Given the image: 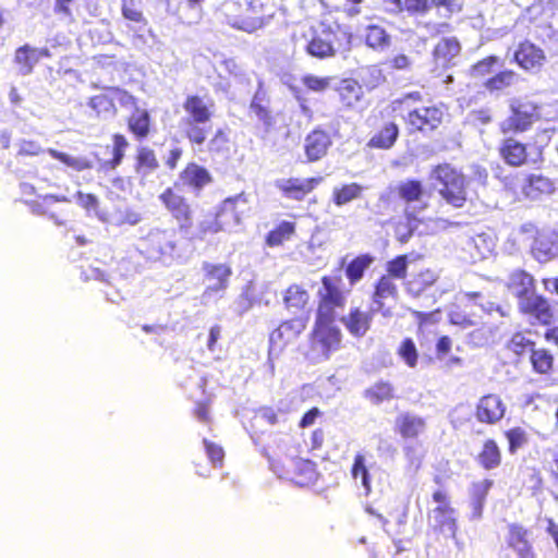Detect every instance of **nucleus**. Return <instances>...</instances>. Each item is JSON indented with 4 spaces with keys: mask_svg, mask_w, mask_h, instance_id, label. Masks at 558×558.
<instances>
[{
    "mask_svg": "<svg viewBox=\"0 0 558 558\" xmlns=\"http://www.w3.org/2000/svg\"><path fill=\"white\" fill-rule=\"evenodd\" d=\"M182 108L185 117L180 121L181 132L193 149L207 151L211 156L229 150L230 138L226 130L219 128L209 137L215 108L211 98L189 94Z\"/></svg>",
    "mask_w": 558,
    "mask_h": 558,
    "instance_id": "1",
    "label": "nucleus"
},
{
    "mask_svg": "<svg viewBox=\"0 0 558 558\" xmlns=\"http://www.w3.org/2000/svg\"><path fill=\"white\" fill-rule=\"evenodd\" d=\"M318 290L316 319L310 335L311 347L327 355L336 350L341 341V332L335 325L339 311L345 307V296L335 278L324 276Z\"/></svg>",
    "mask_w": 558,
    "mask_h": 558,
    "instance_id": "2",
    "label": "nucleus"
},
{
    "mask_svg": "<svg viewBox=\"0 0 558 558\" xmlns=\"http://www.w3.org/2000/svg\"><path fill=\"white\" fill-rule=\"evenodd\" d=\"M141 253L147 258L170 263L180 257L177 231L170 228H155L141 239Z\"/></svg>",
    "mask_w": 558,
    "mask_h": 558,
    "instance_id": "3",
    "label": "nucleus"
},
{
    "mask_svg": "<svg viewBox=\"0 0 558 558\" xmlns=\"http://www.w3.org/2000/svg\"><path fill=\"white\" fill-rule=\"evenodd\" d=\"M435 189L453 207L460 208L466 201L465 178L450 165L435 167L430 174Z\"/></svg>",
    "mask_w": 558,
    "mask_h": 558,
    "instance_id": "4",
    "label": "nucleus"
},
{
    "mask_svg": "<svg viewBox=\"0 0 558 558\" xmlns=\"http://www.w3.org/2000/svg\"><path fill=\"white\" fill-rule=\"evenodd\" d=\"M159 202L177 222L180 231H189L194 225V210L189 199L178 191V183L166 187Z\"/></svg>",
    "mask_w": 558,
    "mask_h": 558,
    "instance_id": "5",
    "label": "nucleus"
},
{
    "mask_svg": "<svg viewBox=\"0 0 558 558\" xmlns=\"http://www.w3.org/2000/svg\"><path fill=\"white\" fill-rule=\"evenodd\" d=\"M117 102L122 107L134 106L136 97L123 88L109 86L105 87L101 93L92 96L88 99V107L97 117H116L118 113Z\"/></svg>",
    "mask_w": 558,
    "mask_h": 558,
    "instance_id": "6",
    "label": "nucleus"
},
{
    "mask_svg": "<svg viewBox=\"0 0 558 558\" xmlns=\"http://www.w3.org/2000/svg\"><path fill=\"white\" fill-rule=\"evenodd\" d=\"M248 210V202L243 193L223 199L216 210L211 230L219 232L238 226Z\"/></svg>",
    "mask_w": 558,
    "mask_h": 558,
    "instance_id": "7",
    "label": "nucleus"
},
{
    "mask_svg": "<svg viewBox=\"0 0 558 558\" xmlns=\"http://www.w3.org/2000/svg\"><path fill=\"white\" fill-rule=\"evenodd\" d=\"M509 107L511 114L499 125L502 134L525 132L538 120V110L533 102L513 99Z\"/></svg>",
    "mask_w": 558,
    "mask_h": 558,
    "instance_id": "8",
    "label": "nucleus"
},
{
    "mask_svg": "<svg viewBox=\"0 0 558 558\" xmlns=\"http://www.w3.org/2000/svg\"><path fill=\"white\" fill-rule=\"evenodd\" d=\"M307 316H296L283 320L269 336V351L281 353L288 345L294 343L307 327Z\"/></svg>",
    "mask_w": 558,
    "mask_h": 558,
    "instance_id": "9",
    "label": "nucleus"
},
{
    "mask_svg": "<svg viewBox=\"0 0 558 558\" xmlns=\"http://www.w3.org/2000/svg\"><path fill=\"white\" fill-rule=\"evenodd\" d=\"M129 107L133 110L125 119L126 130L136 142L142 143L156 132L151 113L138 106L137 98L135 105Z\"/></svg>",
    "mask_w": 558,
    "mask_h": 558,
    "instance_id": "10",
    "label": "nucleus"
},
{
    "mask_svg": "<svg viewBox=\"0 0 558 558\" xmlns=\"http://www.w3.org/2000/svg\"><path fill=\"white\" fill-rule=\"evenodd\" d=\"M214 178L208 169L194 161L187 162L180 171L178 185L190 189L195 194L201 193L206 186L211 184Z\"/></svg>",
    "mask_w": 558,
    "mask_h": 558,
    "instance_id": "11",
    "label": "nucleus"
},
{
    "mask_svg": "<svg viewBox=\"0 0 558 558\" xmlns=\"http://www.w3.org/2000/svg\"><path fill=\"white\" fill-rule=\"evenodd\" d=\"M323 182L322 177L313 178H288L278 182L277 187L281 194L292 201L301 202L311 194L320 183Z\"/></svg>",
    "mask_w": 558,
    "mask_h": 558,
    "instance_id": "12",
    "label": "nucleus"
},
{
    "mask_svg": "<svg viewBox=\"0 0 558 558\" xmlns=\"http://www.w3.org/2000/svg\"><path fill=\"white\" fill-rule=\"evenodd\" d=\"M335 34L319 24L317 27H311V39L305 50L312 57L324 59L335 54L333 48Z\"/></svg>",
    "mask_w": 558,
    "mask_h": 558,
    "instance_id": "13",
    "label": "nucleus"
},
{
    "mask_svg": "<svg viewBox=\"0 0 558 558\" xmlns=\"http://www.w3.org/2000/svg\"><path fill=\"white\" fill-rule=\"evenodd\" d=\"M442 111L436 106L411 109L408 113V123L417 131H433L442 121Z\"/></svg>",
    "mask_w": 558,
    "mask_h": 558,
    "instance_id": "14",
    "label": "nucleus"
},
{
    "mask_svg": "<svg viewBox=\"0 0 558 558\" xmlns=\"http://www.w3.org/2000/svg\"><path fill=\"white\" fill-rule=\"evenodd\" d=\"M282 476L300 487L307 486L316 480L315 464L306 459L292 458Z\"/></svg>",
    "mask_w": 558,
    "mask_h": 558,
    "instance_id": "15",
    "label": "nucleus"
},
{
    "mask_svg": "<svg viewBox=\"0 0 558 558\" xmlns=\"http://www.w3.org/2000/svg\"><path fill=\"white\" fill-rule=\"evenodd\" d=\"M506 412V404L498 395L489 393L482 397L475 410V417L481 423L495 424Z\"/></svg>",
    "mask_w": 558,
    "mask_h": 558,
    "instance_id": "16",
    "label": "nucleus"
},
{
    "mask_svg": "<svg viewBox=\"0 0 558 558\" xmlns=\"http://www.w3.org/2000/svg\"><path fill=\"white\" fill-rule=\"evenodd\" d=\"M50 57L48 48H34L26 44L15 50L13 61L22 75H29L40 59Z\"/></svg>",
    "mask_w": 558,
    "mask_h": 558,
    "instance_id": "17",
    "label": "nucleus"
},
{
    "mask_svg": "<svg viewBox=\"0 0 558 558\" xmlns=\"http://www.w3.org/2000/svg\"><path fill=\"white\" fill-rule=\"evenodd\" d=\"M204 279L209 282L205 289L206 294L223 291L228 287L232 269L227 264L204 263Z\"/></svg>",
    "mask_w": 558,
    "mask_h": 558,
    "instance_id": "18",
    "label": "nucleus"
},
{
    "mask_svg": "<svg viewBox=\"0 0 558 558\" xmlns=\"http://www.w3.org/2000/svg\"><path fill=\"white\" fill-rule=\"evenodd\" d=\"M428 524L435 532L454 538L458 529L456 510L452 507L432 509L428 513Z\"/></svg>",
    "mask_w": 558,
    "mask_h": 558,
    "instance_id": "19",
    "label": "nucleus"
},
{
    "mask_svg": "<svg viewBox=\"0 0 558 558\" xmlns=\"http://www.w3.org/2000/svg\"><path fill=\"white\" fill-rule=\"evenodd\" d=\"M533 253L535 258L542 263L558 257V231H541L534 241Z\"/></svg>",
    "mask_w": 558,
    "mask_h": 558,
    "instance_id": "20",
    "label": "nucleus"
},
{
    "mask_svg": "<svg viewBox=\"0 0 558 558\" xmlns=\"http://www.w3.org/2000/svg\"><path fill=\"white\" fill-rule=\"evenodd\" d=\"M331 145L330 135L320 129L310 132L304 141V151L310 162L322 159Z\"/></svg>",
    "mask_w": 558,
    "mask_h": 558,
    "instance_id": "21",
    "label": "nucleus"
},
{
    "mask_svg": "<svg viewBox=\"0 0 558 558\" xmlns=\"http://www.w3.org/2000/svg\"><path fill=\"white\" fill-rule=\"evenodd\" d=\"M514 59L522 69L526 71H538L543 66L546 56L543 49L536 45L524 41L520 44L515 51Z\"/></svg>",
    "mask_w": 558,
    "mask_h": 558,
    "instance_id": "22",
    "label": "nucleus"
},
{
    "mask_svg": "<svg viewBox=\"0 0 558 558\" xmlns=\"http://www.w3.org/2000/svg\"><path fill=\"white\" fill-rule=\"evenodd\" d=\"M499 155L511 167H520L530 161L526 145L514 137H507L500 142Z\"/></svg>",
    "mask_w": 558,
    "mask_h": 558,
    "instance_id": "23",
    "label": "nucleus"
},
{
    "mask_svg": "<svg viewBox=\"0 0 558 558\" xmlns=\"http://www.w3.org/2000/svg\"><path fill=\"white\" fill-rule=\"evenodd\" d=\"M159 167V159L156 151L151 147L147 145H140L136 148L133 168L137 175H149L157 171Z\"/></svg>",
    "mask_w": 558,
    "mask_h": 558,
    "instance_id": "24",
    "label": "nucleus"
},
{
    "mask_svg": "<svg viewBox=\"0 0 558 558\" xmlns=\"http://www.w3.org/2000/svg\"><path fill=\"white\" fill-rule=\"evenodd\" d=\"M250 111L263 124L266 132H270L276 129V114L269 108V100L266 99L264 94L258 92L255 93L250 102Z\"/></svg>",
    "mask_w": 558,
    "mask_h": 558,
    "instance_id": "25",
    "label": "nucleus"
},
{
    "mask_svg": "<svg viewBox=\"0 0 558 558\" xmlns=\"http://www.w3.org/2000/svg\"><path fill=\"white\" fill-rule=\"evenodd\" d=\"M284 308L292 314L304 312L310 302V294L301 284H290L282 294Z\"/></svg>",
    "mask_w": 558,
    "mask_h": 558,
    "instance_id": "26",
    "label": "nucleus"
},
{
    "mask_svg": "<svg viewBox=\"0 0 558 558\" xmlns=\"http://www.w3.org/2000/svg\"><path fill=\"white\" fill-rule=\"evenodd\" d=\"M425 420L414 413H401L396 418V430L403 438H416L425 432Z\"/></svg>",
    "mask_w": 558,
    "mask_h": 558,
    "instance_id": "27",
    "label": "nucleus"
},
{
    "mask_svg": "<svg viewBox=\"0 0 558 558\" xmlns=\"http://www.w3.org/2000/svg\"><path fill=\"white\" fill-rule=\"evenodd\" d=\"M507 288L520 301L535 291V282L530 274L524 270L517 269L510 274L507 281Z\"/></svg>",
    "mask_w": 558,
    "mask_h": 558,
    "instance_id": "28",
    "label": "nucleus"
},
{
    "mask_svg": "<svg viewBox=\"0 0 558 558\" xmlns=\"http://www.w3.org/2000/svg\"><path fill=\"white\" fill-rule=\"evenodd\" d=\"M296 232V222L290 220H282L277 223L265 235V244L268 247L281 246L284 242L290 241Z\"/></svg>",
    "mask_w": 558,
    "mask_h": 558,
    "instance_id": "29",
    "label": "nucleus"
},
{
    "mask_svg": "<svg viewBox=\"0 0 558 558\" xmlns=\"http://www.w3.org/2000/svg\"><path fill=\"white\" fill-rule=\"evenodd\" d=\"M508 545L518 554L519 558H533L531 545L526 538V530L520 525L509 526Z\"/></svg>",
    "mask_w": 558,
    "mask_h": 558,
    "instance_id": "30",
    "label": "nucleus"
},
{
    "mask_svg": "<svg viewBox=\"0 0 558 558\" xmlns=\"http://www.w3.org/2000/svg\"><path fill=\"white\" fill-rule=\"evenodd\" d=\"M129 147V141L122 133H114L112 135V156L109 160L100 163V169L108 171L114 170L119 167L125 156V150Z\"/></svg>",
    "mask_w": 558,
    "mask_h": 558,
    "instance_id": "31",
    "label": "nucleus"
},
{
    "mask_svg": "<svg viewBox=\"0 0 558 558\" xmlns=\"http://www.w3.org/2000/svg\"><path fill=\"white\" fill-rule=\"evenodd\" d=\"M555 184L546 177L532 174L527 179V183L523 186V192L530 198H537L543 194L549 195L554 193Z\"/></svg>",
    "mask_w": 558,
    "mask_h": 558,
    "instance_id": "32",
    "label": "nucleus"
},
{
    "mask_svg": "<svg viewBox=\"0 0 558 558\" xmlns=\"http://www.w3.org/2000/svg\"><path fill=\"white\" fill-rule=\"evenodd\" d=\"M460 49V44L456 38H444L434 49L435 61L441 66H446L459 54Z\"/></svg>",
    "mask_w": 558,
    "mask_h": 558,
    "instance_id": "33",
    "label": "nucleus"
},
{
    "mask_svg": "<svg viewBox=\"0 0 558 558\" xmlns=\"http://www.w3.org/2000/svg\"><path fill=\"white\" fill-rule=\"evenodd\" d=\"M395 388L389 381L379 380L365 390L366 399L373 404H380L393 398Z\"/></svg>",
    "mask_w": 558,
    "mask_h": 558,
    "instance_id": "34",
    "label": "nucleus"
},
{
    "mask_svg": "<svg viewBox=\"0 0 558 558\" xmlns=\"http://www.w3.org/2000/svg\"><path fill=\"white\" fill-rule=\"evenodd\" d=\"M530 361L538 374H548L553 369L554 357L546 349H531Z\"/></svg>",
    "mask_w": 558,
    "mask_h": 558,
    "instance_id": "35",
    "label": "nucleus"
},
{
    "mask_svg": "<svg viewBox=\"0 0 558 558\" xmlns=\"http://www.w3.org/2000/svg\"><path fill=\"white\" fill-rule=\"evenodd\" d=\"M501 454L494 440H487L478 454V462L487 470L495 469L500 464Z\"/></svg>",
    "mask_w": 558,
    "mask_h": 558,
    "instance_id": "36",
    "label": "nucleus"
},
{
    "mask_svg": "<svg viewBox=\"0 0 558 558\" xmlns=\"http://www.w3.org/2000/svg\"><path fill=\"white\" fill-rule=\"evenodd\" d=\"M518 74L511 70H505L485 82L489 92H499L514 85L518 82Z\"/></svg>",
    "mask_w": 558,
    "mask_h": 558,
    "instance_id": "37",
    "label": "nucleus"
},
{
    "mask_svg": "<svg viewBox=\"0 0 558 558\" xmlns=\"http://www.w3.org/2000/svg\"><path fill=\"white\" fill-rule=\"evenodd\" d=\"M399 134L398 126L395 123H387L378 134L371 140V145L377 148H390Z\"/></svg>",
    "mask_w": 558,
    "mask_h": 558,
    "instance_id": "38",
    "label": "nucleus"
},
{
    "mask_svg": "<svg viewBox=\"0 0 558 558\" xmlns=\"http://www.w3.org/2000/svg\"><path fill=\"white\" fill-rule=\"evenodd\" d=\"M48 153L52 158L59 160L60 162L75 171H83L92 168L90 161L86 158L73 157L66 153L59 151L53 148H50Z\"/></svg>",
    "mask_w": 558,
    "mask_h": 558,
    "instance_id": "39",
    "label": "nucleus"
},
{
    "mask_svg": "<svg viewBox=\"0 0 558 558\" xmlns=\"http://www.w3.org/2000/svg\"><path fill=\"white\" fill-rule=\"evenodd\" d=\"M398 354L409 367H416L418 352L412 339L407 338L401 342V344L398 348Z\"/></svg>",
    "mask_w": 558,
    "mask_h": 558,
    "instance_id": "40",
    "label": "nucleus"
},
{
    "mask_svg": "<svg viewBox=\"0 0 558 558\" xmlns=\"http://www.w3.org/2000/svg\"><path fill=\"white\" fill-rule=\"evenodd\" d=\"M351 474L355 481L360 480L364 487V495H368L371 492L369 475L364 463V457L356 456L351 470Z\"/></svg>",
    "mask_w": 558,
    "mask_h": 558,
    "instance_id": "41",
    "label": "nucleus"
},
{
    "mask_svg": "<svg viewBox=\"0 0 558 558\" xmlns=\"http://www.w3.org/2000/svg\"><path fill=\"white\" fill-rule=\"evenodd\" d=\"M423 194V187L421 182L418 181H407L404 183H401L399 186V195L402 199L405 202H414L420 201L421 196Z\"/></svg>",
    "mask_w": 558,
    "mask_h": 558,
    "instance_id": "42",
    "label": "nucleus"
},
{
    "mask_svg": "<svg viewBox=\"0 0 558 558\" xmlns=\"http://www.w3.org/2000/svg\"><path fill=\"white\" fill-rule=\"evenodd\" d=\"M371 316L367 313L359 312L351 313V335L361 337L369 328Z\"/></svg>",
    "mask_w": 558,
    "mask_h": 558,
    "instance_id": "43",
    "label": "nucleus"
},
{
    "mask_svg": "<svg viewBox=\"0 0 558 558\" xmlns=\"http://www.w3.org/2000/svg\"><path fill=\"white\" fill-rule=\"evenodd\" d=\"M121 13L125 20L134 23H146L143 12L137 8L135 0H120Z\"/></svg>",
    "mask_w": 558,
    "mask_h": 558,
    "instance_id": "44",
    "label": "nucleus"
},
{
    "mask_svg": "<svg viewBox=\"0 0 558 558\" xmlns=\"http://www.w3.org/2000/svg\"><path fill=\"white\" fill-rule=\"evenodd\" d=\"M365 39L369 47L379 48L387 44L388 35L379 26H368Z\"/></svg>",
    "mask_w": 558,
    "mask_h": 558,
    "instance_id": "45",
    "label": "nucleus"
},
{
    "mask_svg": "<svg viewBox=\"0 0 558 558\" xmlns=\"http://www.w3.org/2000/svg\"><path fill=\"white\" fill-rule=\"evenodd\" d=\"M432 4L444 17H450L453 13L460 12L463 5L462 0H432Z\"/></svg>",
    "mask_w": 558,
    "mask_h": 558,
    "instance_id": "46",
    "label": "nucleus"
},
{
    "mask_svg": "<svg viewBox=\"0 0 558 558\" xmlns=\"http://www.w3.org/2000/svg\"><path fill=\"white\" fill-rule=\"evenodd\" d=\"M373 263V257L369 255H362L351 262V284L360 280L366 268Z\"/></svg>",
    "mask_w": 558,
    "mask_h": 558,
    "instance_id": "47",
    "label": "nucleus"
},
{
    "mask_svg": "<svg viewBox=\"0 0 558 558\" xmlns=\"http://www.w3.org/2000/svg\"><path fill=\"white\" fill-rule=\"evenodd\" d=\"M303 85L312 92H323L330 85V77H319L313 74H306L301 78Z\"/></svg>",
    "mask_w": 558,
    "mask_h": 558,
    "instance_id": "48",
    "label": "nucleus"
},
{
    "mask_svg": "<svg viewBox=\"0 0 558 558\" xmlns=\"http://www.w3.org/2000/svg\"><path fill=\"white\" fill-rule=\"evenodd\" d=\"M203 444L205 446V451L215 466H221L225 459V451L221 446L208 440L204 439Z\"/></svg>",
    "mask_w": 558,
    "mask_h": 558,
    "instance_id": "49",
    "label": "nucleus"
},
{
    "mask_svg": "<svg viewBox=\"0 0 558 558\" xmlns=\"http://www.w3.org/2000/svg\"><path fill=\"white\" fill-rule=\"evenodd\" d=\"M407 256H398L396 259L388 263V276L398 279H403L407 275Z\"/></svg>",
    "mask_w": 558,
    "mask_h": 558,
    "instance_id": "50",
    "label": "nucleus"
},
{
    "mask_svg": "<svg viewBox=\"0 0 558 558\" xmlns=\"http://www.w3.org/2000/svg\"><path fill=\"white\" fill-rule=\"evenodd\" d=\"M438 279V275L433 270H425L420 274L418 278L411 283L410 290L414 291L415 286H417V289L415 290V293L418 294L423 289L432 286L436 280Z\"/></svg>",
    "mask_w": 558,
    "mask_h": 558,
    "instance_id": "51",
    "label": "nucleus"
},
{
    "mask_svg": "<svg viewBox=\"0 0 558 558\" xmlns=\"http://www.w3.org/2000/svg\"><path fill=\"white\" fill-rule=\"evenodd\" d=\"M397 291V287L393 283L391 277L383 276L376 286L375 298L385 299L392 296Z\"/></svg>",
    "mask_w": 558,
    "mask_h": 558,
    "instance_id": "52",
    "label": "nucleus"
},
{
    "mask_svg": "<svg viewBox=\"0 0 558 558\" xmlns=\"http://www.w3.org/2000/svg\"><path fill=\"white\" fill-rule=\"evenodd\" d=\"M532 344V341L527 339L523 333L517 332L512 336L507 347L517 355H521L525 349Z\"/></svg>",
    "mask_w": 558,
    "mask_h": 558,
    "instance_id": "53",
    "label": "nucleus"
},
{
    "mask_svg": "<svg viewBox=\"0 0 558 558\" xmlns=\"http://www.w3.org/2000/svg\"><path fill=\"white\" fill-rule=\"evenodd\" d=\"M498 61L499 59L494 56L483 59L472 68V75L474 77H480L490 73L492 69L498 63Z\"/></svg>",
    "mask_w": 558,
    "mask_h": 558,
    "instance_id": "54",
    "label": "nucleus"
},
{
    "mask_svg": "<svg viewBox=\"0 0 558 558\" xmlns=\"http://www.w3.org/2000/svg\"><path fill=\"white\" fill-rule=\"evenodd\" d=\"M76 0H54L53 12L64 19L73 20Z\"/></svg>",
    "mask_w": 558,
    "mask_h": 558,
    "instance_id": "55",
    "label": "nucleus"
},
{
    "mask_svg": "<svg viewBox=\"0 0 558 558\" xmlns=\"http://www.w3.org/2000/svg\"><path fill=\"white\" fill-rule=\"evenodd\" d=\"M493 485L489 480H484L472 485L471 499L485 501L486 496Z\"/></svg>",
    "mask_w": 558,
    "mask_h": 558,
    "instance_id": "56",
    "label": "nucleus"
},
{
    "mask_svg": "<svg viewBox=\"0 0 558 558\" xmlns=\"http://www.w3.org/2000/svg\"><path fill=\"white\" fill-rule=\"evenodd\" d=\"M475 247L482 257H485L492 252L494 242L493 239L486 234H478L473 239Z\"/></svg>",
    "mask_w": 558,
    "mask_h": 558,
    "instance_id": "57",
    "label": "nucleus"
},
{
    "mask_svg": "<svg viewBox=\"0 0 558 558\" xmlns=\"http://www.w3.org/2000/svg\"><path fill=\"white\" fill-rule=\"evenodd\" d=\"M544 300V298L537 295L535 291H533L531 295H526L524 299L519 301V307L522 312L532 314L538 306V301Z\"/></svg>",
    "mask_w": 558,
    "mask_h": 558,
    "instance_id": "58",
    "label": "nucleus"
},
{
    "mask_svg": "<svg viewBox=\"0 0 558 558\" xmlns=\"http://www.w3.org/2000/svg\"><path fill=\"white\" fill-rule=\"evenodd\" d=\"M537 318L542 324H548L551 318L549 304L546 300L538 301V306L531 314Z\"/></svg>",
    "mask_w": 558,
    "mask_h": 558,
    "instance_id": "59",
    "label": "nucleus"
},
{
    "mask_svg": "<svg viewBox=\"0 0 558 558\" xmlns=\"http://www.w3.org/2000/svg\"><path fill=\"white\" fill-rule=\"evenodd\" d=\"M322 411L317 407H313L306 411L299 422L300 428H307L315 424L316 420L322 416Z\"/></svg>",
    "mask_w": 558,
    "mask_h": 558,
    "instance_id": "60",
    "label": "nucleus"
},
{
    "mask_svg": "<svg viewBox=\"0 0 558 558\" xmlns=\"http://www.w3.org/2000/svg\"><path fill=\"white\" fill-rule=\"evenodd\" d=\"M182 154L183 151L180 147L171 148L165 160L166 167L171 171L175 170L178 168L179 161L182 158Z\"/></svg>",
    "mask_w": 558,
    "mask_h": 558,
    "instance_id": "61",
    "label": "nucleus"
},
{
    "mask_svg": "<svg viewBox=\"0 0 558 558\" xmlns=\"http://www.w3.org/2000/svg\"><path fill=\"white\" fill-rule=\"evenodd\" d=\"M507 438L510 444V450L521 447L525 442V435L521 429H511L507 433Z\"/></svg>",
    "mask_w": 558,
    "mask_h": 558,
    "instance_id": "62",
    "label": "nucleus"
},
{
    "mask_svg": "<svg viewBox=\"0 0 558 558\" xmlns=\"http://www.w3.org/2000/svg\"><path fill=\"white\" fill-rule=\"evenodd\" d=\"M80 205L87 210H95L98 207V198L90 193H77Z\"/></svg>",
    "mask_w": 558,
    "mask_h": 558,
    "instance_id": "63",
    "label": "nucleus"
},
{
    "mask_svg": "<svg viewBox=\"0 0 558 558\" xmlns=\"http://www.w3.org/2000/svg\"><path fill=\"white\" fill-rule=\"evenodd\" d=\"M332 201L337 206L349 203V186L343 185L340 189H336L332 194Z\"/></svg>",
    "mask_w": 558,
    "mask_h": 558,
    "instance_id": "64",
    "label": "nucleus"
}]
</instances>
